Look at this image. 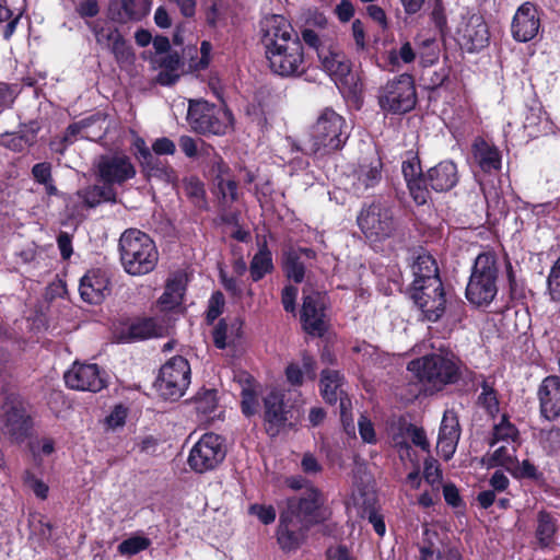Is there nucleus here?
Here are the masks:
<instances>
[{"label": "nucleus", "mask_w": 560, "mask_h": 560, "mask_svg": "<svg viewBox=\"0 0 560 560\" xmlns=\"http://www.w3.org/2000/svg\"><path fill=\"white\" fill-rule=\"evenodd\" d=\"M152 151L158 155H173L176 151V145L171 139L162 137L152 143Z\"/></svg>", "instance_id": "obj_58"}, {"label": "nucleus", "mask_w": 560, "mask_h": 560, "mask_svg": "<svg viewBox=\"0 0 560 560\" xmlns=\"http://www.w3.org/2000/svg\"><path fill=\"white\" fill-rule=\"evenodd\" d=\"M32 174L38 184L49 182L51 177V165L47 162L37 163L32 168Z\"/></svg>", "instance_id": "obj_62"}, {"label": "nucleus", "mask_w": 560, "mask_h": 560, "mask_svg": "<svg viewBox=\"0 0 560 560\" xmlns=\"http://www.w3.org/2000/svg\"><path fill=\"white\" fill-rule=\"evenodd\" d=\"M179 147L187 158L192 159L199 154L196 140L189 136H182L179 138Z\"/></svg>", "instance_id": "obj_64"}, {"label": "nucleus", "mask_w": 560, "mask_h": 560, "mask_svg": "<svg viewBox=\"0 0 560 560\" xmlns=\"http://www.w3.org/2000/svg\"><path fill=\"white\" fill-rule=\"evenodd\" d=\"M411 268L415 277L412 287L428 284V288L434 291L441 289L438 265L430 254L418 255Z\"/></svg>", "instance_id": "obj_28"}, {"label": "nucleus", "mask_w": 560, "mask_h": 560, "mask_svg": "<svg viewBox=\"0 0 560 560\" xmlns=\"http://www.w3.org/2000/svg\"><path fill=\"white\" fill-rule=\"evenodd\" d=\"M540 20L537 8L530 3H523L514 14L511 31L513 38L521 43L532 40L539 31Z\"/></svg>", "instance_id": "obj_21"}, {"label": "nucleus", "mask_w": 560, "mask_h": 560, "mask_svg": "<svg viewBox=\"0 0 560 560\" xmlns=\"http://www.w3.org/2000/svg\"><path fill=\"white\" fill-rule=\"evenodd\" d=\"M315 258V252L311 248H290L284 254L283 271L285 276L296 283L304 280V259Z\"/></svg>", "instance_id": "obj_31"}, {"label": "nucleus", "mask_w": 560, "mask_h": 560, "mask_svg": "<svg viewBox=\"0 0 560 560\" xmlns=\"http://www.w3.org/2000/svg\"><path fill=\"white\" fill-rule=\"evenodd\" d=\"M350 137L346 119L332 108H324L312 125L305 152L328 155L341 150Z\"/></svg>", "instance_id": "obj_1"}, {"label": "nucleus", "mask_w": 560, "mask_h": 560, "mask_svg": "<svg viewBox=\"0 0 560 560\" xmlns=\"http://www.w3.org/2000/svg\"><path fill=\"white\" fill-rule=\"evenodd\" d=\"M1 429L3 434L15 442H21L27 436L30 418L23 402L18 397H7L2 406Z\"/></svg>", "instance_id": "obj_13"}, {"label": "nucleus", "mask_w": 560, "mask_h": 560, "mask_svg": "<svg viewBox=\"0 0 560 560\" xmlns=\"http://www.w3.org/2000/svg\"><path fill=\"white\" fill-rule=\"evenodd\" d=\"M187 121L198 133L223 136L233 129L234 118L226 107L215 106L207 101H190Z\"/></svg>", "instance_id": "obj_6"}, {"label": "nucleus", "mask_w": 560, "mask_h": 560, "mask_svg": "<svg viewBox=\"0 0 560 560\" xmlns=\"http://www.w3.org/2000/svg\"><path fill=\"white\" fill-rule=\"evenodd\" d=\"M457 39L467 51H477L485 48L490 39L487 23L479 14H471L464 18L457 28Z\"/></svg>", "instance_id": "obj_16"}, {"label": "nucleus", "mask_w": 560, "mask_h": 560, "mask_svg": "<svg viewBox=\"0 0 560 560\" xmlns=\"http://www.w3.org/2000/svg\"><path fill=\"white\" fill-rule=\"evenodd\" d=\"M301 468L306 475H317L322 472L323 466L312 453H305L301 460Z\"/></svg>", "instance_id": "obj_59"}, {"label": "nucleus", "mask_w": 560, "mask_h": 560, "mask_svg": "<svg viewBox=\"0 0 560 560\" xmlns=\"http://www.w3.org/2000/svg\"><path fill=\"white\" fill-rule=\"evenodd\" d=\"M150 545L151 541L149 538L143 536H132L119 544L118 552L122 556L130 557L148 549Z\"/></svg>", "instance_id": "obj_43"}, {"label": "nucleus", "mask_w": 560, "mask_h": 560, "mask_svg": "<svg viewBox=\"0 0 560 560\" xmlns=\"http://www.w3.org/2000/svg\"><path fill=\"white\" fill-rule=\"evenodd\" d=\"M291 515V512L281 511L277 529L278 544L285 551L298 549L304 541L305 533L308 529V526Z\"/></svg>", "instance_id": "obj_22"}, {"label": "nucleus", "mask_w": 560, "mask_h": 560, "mask_svg": "<svg viewBox=\"0 0 560 560\" xmlns=\"http://www.w3.org/2000/svg\"><path fill=\"white\" fill-rule=\"evenodd\" d=\"M25 485L38 497L39 499H46L48 494V486L42 480L35 478L33 475L27 474L25 477Z\"/></svg>", "instance_id": "obj_61"}, {"label": "nucleus", "mask_w": 560, "mask_h": 560, "mask_svg": "<svg viewBox=\"0 0 560 560\" xmlns=\"http://www.w3.org/2000/svg\"><path fill=\"white\" fill-rule=\"evenodd\" d=\"M397 56L405 62L410 63L419 56L421 63L427 67L438 60V46L434 39H425L418 51L411 47L410 43H405L398 50Z\"/></svg>", "instance_id": "obj_34"}, {"label": "nucleus", "mask_w": 560, "mask_h": 560, "mask_svg": "<svg viewBox=\"0 0 560 560\" xmlns=\"http://www.w3.org/2000/svg\"><path fill=\"white\" fill-rule=\"evenodd\" d=\"M248 513L258 517L262 524H271L276 520V510L271 505L252 504Z\"/></svg>", "instance_id": "obj_55"}, {"label": "nucleus", "mask_w": 560, "mask_h": 560, "mask_svg": "<svg viewBox=\"0 0 560 560\" xmlns=\"http://www.w3.org/2000/svg\"><path fill=\"white\" fill-rule=\"evenodd\" d=\"M536 537L541 548H546L551 544L556 533V524L552 517L546 512H539L537 518Z\"/></svg>", "instance_id": "obj_40"}, {"label": "nucleus", "mask_w": 560, "mask_h": 560, "mask_svg": "<svg viewBox=\"0 0 560 560\" xmlns=\"http://www.w3.org/2000/svg\"><path fill=\"white\" fill-rule=\"evenodd\" d=\"M423 476L430 485H440L442 480V471L436 459L428 457L424 460Z\"/></svg>", "instance_id": "obj_54"}, {"label": "nucleus", "mask_w": 560, "mask_h": 560, "mask_svg": "<svg viewBox=\"0 0 560 560\" xmlns=\"http://www.w3.org/2000/svg\"><path fill=\"white\" fill-rule=\"evenodd\" d=\"M323 503V494L318 489L311 487L303 497L289 498L282 512H291L292 517L310 527L318 521L317 513Z\"/></svg>", "instance_id": "obj_18"}, {"label": "nucleus", "mask_w": 560, "mask_h": 560, "mask_svg": "<svg viewBox=\"0 0 560 560\" xmlns=\"http://www.w3.org/2000/svg\"><path fill=\"white\" fill-rule=\"evenodd\" d=\"M242 411L245 416H253L258 406L257 392L253 384L248 383L243 387L242 393Z\"/></svg>", "instance_id": "obj_47"}, {"label": "nucleus", "mask_w": 560, "mask_h": 560, "mask_svg": "<svg viewBox=\"0 0 560 560\" xmlns=\"http://www.w3.org/2000/svg\"><path fill=\"white\" fill-rule=\"evenodd\" d=\"M508 471L518 479H530L535 481L544 479L542 472L539 471L538 468L528 459L518 462L516 458L513 462V465L509 467Z\"/></svg>", "instance_id": "obj_41"}, {"label": "nucleus", "mask_w": 560, "mask_h": 560, "mask_svg": "<svg viewBox=\"0 0 560 560\" xmlns=\"http://www.w3.org/2000/svg\"><path fill=\"white\" fill-rule=\"evenodd\" d=\"M97 174L105 185H121L136 175L130 159L122 154L102 155L97 162Z\"/></svg>", "instance_id": "obj_17"}, {"label": "nucleus", "mask_w": 560, "mask_h": 560, "mask_svg": "<svg viewBox=\"0 0 560 560\" xmlns=\"http://www.w3.org/2000/svg\"><path fill=\"white\" fill-rule=\"evenodd\" d=\"M75 12L82 19L95 18L100 13L98 0H81L75 5Z\"/></svg>", "instance_id": "obj_56"}, {"label": "nucleus", "mask_w": 560, "mask_h": 560, "mask_svg": "<svg viewBox=\"0 0 560 560\" xmlns=\"http://www.w3.org/2000/svg\"><path fill=\"white\" fill-rule=\"evenodd\" d=\"M407 184V187L409 189V194L413 201L417 205H424L430 198V191L428 189V180L427 175H421L420 177H417L416 179H412Z\"/></svg>", "instance_id": "obj_42"}, {"label": "nucleus", "mask_w": 560, "mask_h": 560, "mask_svg": "<svg viewBox=\"0 0 560 560\" xmlns=\"http://www.w3.org/2000/svg\"><path fill=\"white\" fill-rule=\"evenodd\" d=\"M472 155L483 172L490 173L501 167L499 150L482 138H477L472 144Z\"/></svg>", "instance_id": "obj_32"}, {"label": "nucleus", "mask_w": 560, "mask_h": 560, "mask_svg": "<svg viewBox=\"0 0 560 560\" xmlns=\"http://www.w3.org/2000/svg\"><path fill=\"white\" fill-rule=\"evenodd\" d=\"M291 24L282 15H271L265 20L262 44L265 50L285 45L289 40H299Z\"/></svg>", "instance_id": "obj_24"}, {"label": "nucleus", "mask_w": 560, "mask_h": 560, "mask_svg": "<svg viewBox=\"0 0 560 560\" xmlns=\"http://www.w3.org/2000/svg\"><path fill=\"white\" fill-rule=\"evenodd\" d=\"M273 269L271 253L267 245L264 244L259 250L254 255L250 265L249 272L253 281H259L267 273H270Z\"/></svg>", "instance_id": "obj_38"}, {"label": "nucleus", "mask_w": 560, "mask_h": 560, "mask_svg": "<svg viewBox=\"0 0 560 560\" xmlns=\"http://www.w3.org/2000/svg\"><path fill=\"white\" fill-rule=\"evenodd\" d=\"M495 256L482 253L477 256L466 288L468 301L477 306L488 305L498 293Z\"/></svg>", "instance_id": "obj_5"}, {"label": "nucleus", "mask_w": 560, "mask_h": 560, "mask_svg": "<svg viewBox=\"0 0 560 560\" xmlns=\"http://www.w3.org/2000/svg\"><path fill=\"white\" fill-rule=\"evenodd\" d=\"M79 291L83 301L100 304L109 292V280L101 270H91L81 279Z\"/></svg>", "instance_id": "obj_27"}, {"label": "nucleus", "mask_w": 560, "mask_h": 560, "mask_svg": "<svg viewBox=\"0 0 560 560\" xmlns=\"http://www.w3.org/2000/svg\"><path fill=\"white\" fill-rule=\"evenodd\" d=\"M65 382L68 387L77 390L100 392L107 381L97 364L74 362L65 373Z\"/></svg>", "instance_id": "obj_15"}, {"label": "nucleus", "mask_w": 560, "mask_h": 560, "mask_svg": "<svg viewBox=\"0 0 560 560\" xmlns=\"http://www.w3.org/2000/svg\"><path fill=\"white\" fill-rule=\"evenodd\" d=\"M140 162L149 178H156L172 184L177 180L174 168L155 158L143 142L140 150Z\"/></svg>", "instance_id": "obj_30"}, {"label": "nucleus", "mask_w": 560, "mask_h": 560, "mask_svg": "<svg viewBox=\"0 0 560 560\" xmlns=\"http://www.w3.org/2000/svg\"><path fill=\"white\" fill-rule=\"evenodd\" d=\"M120 261L131 276L151 272L158 261L159 252L153 240L137 229L126 230L119 238Z\"/></svg>", "instance_id": "obj_3"}, {"label": "nucleus", "mask_w": 560, "mask_h": 560, "mask_svg": "<svg viewBox=\"0 0 560 560\" xmlns=\"http://www.w3.org/2000/svg\"><path fill=\"white\" fill-rule=\"evenodd\" d=\"M460 438V425L458 416L454 410H446L443 415L436 450L438 453L445 459L448 460L454 455L458 441Z\"/></svg>", "instance_id": "obj_23"}, {"label": "nucleus", "mask_w": 560, "mask_h": 560, "mask_svg": "<svg viewBox=\"0 0 560 560\" xmlns=\"http://www.w3.org/2000/svg\"><path fill=\"white\" fill-rule=\"evenodd\" d=\"M301 322L303 329L311 336L322 337L327 328L325 313V296L319 292H304L301 310Z\"/></svg>", "instance_id": "obj_14"}, {"label": "nucleus", "mask_w": 560, "mask_h": 560, "mask_svg": "<svg viewBox=\"0 0 560 560\" xmlns=\"http://www.w3.org/2000/svg\"><path fill=\"white\" fill-rule=\"evenodd\" d=\"M517 444H509L503 443L501 446L497 447L493 453L485 459V463L488 467L501 466L509 470V467L513 465V462L516 459Z\"/></svg>", "instance_id": "obj_39"}, {"label": "nucleus", "mask_w": 560, "mask_h": 560, "mask_svg": "<svg viewBox=\"0 0 560 560\" xmlns=\"http://www.w3.org/2000/svg\"><path fill=\"white\" fill-rule=\"evenodd\" d=\"M185 192L197 206H202L205 203V188L199 179L190 178L186 180Z\"/></svg>", "instance_id": "obj_53"}, {"label": "nucleus", "mask_w": 560, "mask_h": 560, "mask_svg": "<svg viewBox=\"0 0 560 560\" xmlns=\"http://www.w3.org/2000/svg\"><path fill=\"white\" fill-rule=\"evenodd\" d=\"M320 393L327 404L334 405L339 401L341 421L348 428L354 429L352 419L349 417L351 401L343 389V375L337 370L325 369L320 374Z\"/></svg>", "instance_id": "obj_12"}, {"label": "nucleus", "mask_w": 560, "mask_h": 560, "mask_svg": "<svg viewBox=\"0 0 560 560\" xmlns=\"http://www.w3.org/2000/svg\"><path fill=\"white\" fill-rule=\"evenodd\" d=\"M540 413L547 420H555L560 416V377L547 376L538 388Z\"/></svg>", "instance_id": "obj_25"}, {"label": "nucleus", "mask_w": 560, "mask_h": 560, "mask_svg": "<svg viewBox=\"0 0 560 560\" xmlns=\"http://www.w3.org/2000/svg\"><path fill=\"white\" fill-rule=\"evenodd\" d=\"M416 103L415 82L407 73L388 81L380 91L378 105L384 112L405 114L413 109Z\"/></svg>", "instance_id": "obj_7"}, {"label": "nucleus", "mask_w": 560, "mask_h": 560, "mask_svg": "<svg viewBox=\"0 0 560 560\" xmlns=\"http://www.w3.org/2000/svg\"><path fill=\"white\" fill-rule=\"evenodd\" d=\"M498 443L521 444L518 430L506 416H502L500 422L493 425L489 444L493 447Z\"/></svg>", "instance_id": "obj_37"}, {"label": "nucleus", "mask_w": 560, "mask_h": 560, "mask_svg": "<svg viewBox=\"0 0 560 560\" xmlns=\"http://www.w3.org/2000/svg\"><path fill=\"white\" fill-rule=\"evenodd\" d=\"M408 433L412 443L416 446H419L422 451L429 453L430 452V443L428 441L427 434L422 428L411 425L408 429Z\"/></svg>", "instance_id": "obj_60"}, {"label": "nucleus", "mask_w": 560, "mask_h": 560, "mask_svg": "<svg viewBox=\"0 0 560 560\" xmlns=\"http://www.w3.org/2000/svg\"><path fill=\"white\" fill-rule=\"evenodd\" d=\"M482 392L479 395V404L487 409L489 413L497 412L499 409V401L494 389L487 383L483 382L481 385Z\"/></svg>", "instance_id": "obj_48"}, {"label": "nucleus", "mask_w": 560, "mask_h": 560, "mask_svg": "<svg viewBox=\"0 0 560 560\" xmlns=\"http://www.w3.org/2000/svg\"><path fill=\"white\" fill-rule=\"evenodd\" d=\"M283 394L271 390L264 398V425L269 436H277L289 425V409L283 401Z\"/></svg>", "instance_id": "obj_19"}, {"label": "nucleus", "mask_w": 560, "mask_h": 560, "mask_svg": "<svg viewBox=\"0 0 560 560\" xmlns=\"http://www.w3.org/2000/svg\"><path fill=\"white\" fill-rule=\"evenodd\" d=\"M75 196L84 207L95 208L102 202H116V191L109 185H91L77 191Z\"/></svg>", "instance_id": "obj_35"}, {"label": "nucleus", "mask_w": 560, "mask_h": 560, "mask_svg": "<svg viewBox=\"0 0 560 560\" xmlns=\"http://www.w3.org/2000/svg\"><path fill=\"white\" fill-rule=\"evenodd\" d=\"M217 408V392L206 390L196 398V409L202 415H209Z\"/></svg>", "instance_id": "obj_50"}, {"label": "nucleus", "mask_w": 560, "mask_h": 560, "mask_svg": "<svg viewBox=\"0 0 560 560\" xmlns=\"http://www.w3.org/2000/svg\"><path fill=\"white\" fill-rule=\"evenodd\" d=\"M210 150H211L210 148H202L201 154L210 158V161H209L210 172H211L212 176L214 177L215 182H219L222 178L231 177L229 165L215 152H213V154L211 155Z\"/></svg>", "instance_id": "obj_45"}, {"label": "nucleus", "mask_w": 560, "mask_h": 560, "mask_svg": "<svg viewBox=\"0 0 560 560\" xmlns=\"http://www.w3.org/2000/svg\"><path fill=\"white\" fill-rule=\"evenodd\" d=\"M225 455L223 439L214 433H206L191 448L188 465L196 472H206L218 467Z\"/></svg>", "instance_id": "obj_10"}, {"label": "nucleus", "mask_w": 560, "mask_h": 560, "mask_svg": "<svg viewBox=\"0 0 560 560\" xmlns=\"http://www.w3.org/2000/svg\"><path fill=\"white\" fill-rule=\"evenodd\" d=\"M401 172L406 183L416 179L422 175L420 162L417 158H412L408 161H404L401 165Z\"/></svg>", "instance_id": "obj_57"}, {"label": "nucleus", "mask_w": 560, "mask_h": 560, "mask_svg": "<svg viewBox=\"0 0 560 560\" xmlns=\"http://www.w3.org/2000/svg\"><path fill=\"white\" fill-rule=\"evenodd\" d=\"M270 70L280 77H299L305 72L304 49L301 40L265 50Z\"/></svg>", "instance_id": "obj_8"}, {"label": "nucleus", "mask_w": 560, "mask_h": 560, "mask_svg": "<svg viewBox=\"0 0 560 560\" xmlns=\"http://www.w3.org/2000/svg\"><path fill=\"white\" fill-rule=\"evenodd\" d=\"M190 383V366L183 357H173L160 370L158 389L168 399L182 397Z\"/></svg>", "instance_id": "obj_11"}, {"label": "nucleus", "mask_w": 560, "mask_h": 560, "mask_svg": "<svg viewBox=\"0 0 560 560\" xmlns=\"http://www.w3.org/2000/svg\"><path fill=\"white\" fill-rule=\"evenodd\" d=\"M217 186L224 203L237 200V183L232 177L220 179Z\"/></svg>", "instance_id": "obj_49"}, {"label": "nucleus", "mask_w": 560, "mask_h": 560, "mask_svg": "<svg viewBox=\"0 0 560 560\" xmlns=\"http://www.w3.org/2000/svg\"><path fill=\"white\" fill-rule=\"evenodd\" d=\"M351 180V189L354 194L361 195L368 189L375 187L382 178V162L378 159L359 164L348 176Z\"/></svg>", "instance_id": "obj_26"}, {"label": "nucleus", "mask_w": 560, "mask_h": 560, "mask_svg": "<svg viewBox=\"0 0 560 560\" xmlns=\"http://www.w3.org/2000/svg\"><path fill=\"white\" fill-rule=\"evenodd\" d=\"M462 360L452 352L431 353L412 360L408 370L430 390H441L462 376Z\"/></svg>", "instance_id": "obj_2"}, {"label": "nucleus", "mask_w": 560, "mask_h": 560, "mask_svg": "<svg viewBox=\"0 0 560 560\" xmlns=\"http://www.w3.org/2000/svg\"><path fill=\"white\" fill-rule=\"evenodd\" d=\"M185 291L184 276L175 273L168 279L164 293L160 296L159 303L163 310H172L179 305Z\"/></svg>", "instance_id": "obj_36"}, {"label": "nucleus", "mask_w": 560, "mask_h": 560, "mask_svg": "<svg viewBox=\"0 0 560 560\" xmlns=\"http://www.w3.org/2000/svg\"><path fill=\"white\" fill-rule=\"evenodd\" d=\"M161 327L152 318H138L127 325L120 332L126 342L143 340L160 335Z\"/></svg>", "instance_id": "obj_33"}, {"label": "nucleus", "mask_w": 560, "mask_h": 560, "mask_svg": "<svg viewBox=\"0 0 560 560\" xmlns=\"http://www.w3.org/2000/svg\"><path fill=\"white\" fill-rule=\"evenodd\" d=\"M324 71L335 81L339 89L355 94L360 91L361 84L358 75L352 71L351 60L338 49L318 51Z\"/></svg>", "instance_id": "obj_9"}, {"label": "nucleus", "mask_w": 560, "mask_h": 560, "mask_svg": "<svg viewBox=\"0 0 560 560\" xmlns=\"http://www.w3.org/2000/svg\"><path fill=\"white\" fill-rule=\"evenodd\" d=\"M411 298L430 322L439 320L445 312L446 299L442 283L436 291L429 289L428 284L412 287Z\"/></svg>", "instance_id": "obj_20"}, {"label": "nucleus", "mask_w": 560, "mask_h": 560, "mask_svg": "<svg viewBox=\"0 0 560 560\" xmlns=\"http://www.w3.org/2000/svg\"><path fill=\"white\" fill-rule=\"evenodd\" d=\"M357 223L364 236L372 242L394 236L400 226L395 208L381 200L364 206L357 217Z\"/></svg>", "instance_id": "obj_4"}, {"label": "nucleus", "mask_w": 560, "mask_h": 560, "mask_svg": "<svg viewBox=\"0 0 560 560\" xmlns=\"http://www.w3.org/2000/svg\"><path fill=\"white\" fill-rule=\"evenodd\" d=\"M550 301L560 304V257L553 262L547 277V289Z\"/></svg>", "instance_id": "obj_44"}, {"label": "nucleus", "mask_w": 560, "mask_h": 560, "mask_svg": "<svg viewBox=\"0 0 560 560\" xmlns=\"http://www.w3.org/2000/svg\"><path fill=\"white\" fill-rule=\"evenodd\" d=\"M429 186L438 191L444 192L451 190L458 183L457 166L452 161H442L427 172Z\"/></svg>", "instance_id": "obj_29"}, {"label": "nucleus", "mask_w": 560, "mask_h": 560, "mask_svg": "<svg viewBox=\"0 0 560 560\" xmlns=\"http://www.w3.org/2000/svg\"><path fill=\"white\" fill-rule=\"evenodd\" d=\"M106 39L110 43V49L118 61L127 60L130 57V50L117 30L109 31Z\"/></svg>", "instance_id": "obj_46"}, {"label": "nucleus", "mask_w": 560, "mask_h": 560, "mask_svg": "<svg viewBox=\"0 0 560 560\" xmlns=\"http://www.w3.org/2000/svg\"><path fill=\"white\" fill-rule=\"evenodd\" d=\"M212 335L217 348L224 349L228 346V325L224 319L218 323Z\"/></svg>", "instance_id": "obj_63"}, {"label": "nucleus", "mask_w": 560, "mask_h": 560, "mask_svg": "<svg viewBox=\"0 0 560 560\" xmlns=\"http://www.w3.org/2000/svg\"><path fill=\"white\" fill-rule=\"evenodd\" d=\"M225 305L224 295L220 291L212 293L207 310V320L213 323L223 312Z\"/></svg>", "instance_id": "obj_51"}, {"label": "nucleus", "mask_w": 560, "mask_h": 560, "mask_svg": "<svg viewBox=\"0 0 560 560\" xmlns=\"http://www.w3.org/2000/svg\"><path fill=\"white\" fill-rule=\"evenodd\" d=\"M448 78V70L445 67H441L439 70L427 71L422 75V80L427 89L435 90L440 88L445 80Z\"/></svg>", "instance_id": "obj_52"}]
</instances>
